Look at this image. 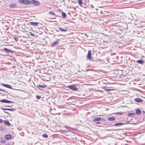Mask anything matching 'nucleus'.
<instances>
[{
  "instance_id": "1",
  "label": "nucleus",
  "mask_w": 145,
  "mask_h": 145,
  "mask_svg": "<svg viewBox=\"0 0 145 145\" xmlns=\"http://www.w3.org/2000/svg\"><path fill=\"white\" fill-rule=\"evenodd\" d=\"M68 87L73 91H77V90L76 87L74 85H69L68 86Z\"/></svg>"
},
{
  "instance_id": "12",
  "label": "nucleus",
  "mask_w": 145,
  "mask_h": 145,
  "mask_svg": "<svg viewBox=\"0 0 145 145\" xmlns=\"http://www.w3.org/2000/svg\"><path fill=\"white\" fill-rule=\"evenodd\" d=\"M134 101L136 102H141L142 100L138 98H137L135 99Z\"/></svg>"
},
{
  "instance_id": "24",
  "label": "nucleus",
  "mask_w": 145,
  "mask_h": 145,
  "mask_svg": "<svg viewBox=\"0 0 145 145\" xmlns=\"http://www.w3.org/2000/svg\"><path fill=\"white\" fill-rule=\"evenodd\" d=\"M42 137L46 138H48V135L46 134H43L42 135Z\"/></svg>"
},
{
  "instance_id": "5",
  "label": "nucleus",
  "mask_w": 145,
  "mask_h": 145,
  "mask_svg": "<svg viewBox=\"0 0 145 145\" xmlns=\"http://www.w3.org/2000/svg\"><path fill=\"white\" fill-rule=\"evenodd\" d=\"M0 102L4 103H13V102H12L10 101H8L7 100L4 99L2 100H0Z\"/></svg>"
},
{
  "instance_id": "28",
  "label": "nucleus",
  "mask_w": 145,
  "mask_h": 145,
  "mask_svg": "<svg viewBox=\"0 0 145 145\" xmlns=\"http://www.w3.org/2000/svg\"><path fill=\"white\" fill-rule=\"evenodd\" d=\"M24 0H18L22 4H24Z\"/></svg>"
},
{
  "instance_id": "15",
  "label": "nucleus",
  "mask_w": 145,
  "mask_h": 145,
  "mask_svg": "<svg viewBox=\"0 0 145 145\" xmlns=\"http://www.w3.org/2000/svg\"><path fill=\"white\" fill-rule=\"evenodd\" d=\"M137 62L139 64H142L144 61L141 60H138L137 61Z\"/></svg>"
},
{
  "instance_id": "33",
  "label": "nucleus",
  "mask_w": 145,
  "mask_h": 145,
  "mask_svg": "<svg viewBox=\"0 0 145 145\" xmlns=\"http://www.w3.org/2000/svg\"><path fill=\"white\" fill-rule=\"evenodd\" d=\"M0 142L2 143H5V140H3L0 141Z\"/></svg>"
},
{
  "instance_id": "4",
  "label": "nucleus",
  "mask_w": 145,
  "mask_h": 145,
  "mask_svg": "<svg viewBox=\"0 0 145 145\" xmlns=\"http://www.w3.org/2000/svg\"><path fill=\"white\" fill-rule=\"evenodd\" d=\"M31 2L33 4L36 6H38L40 4L39 2L34 0H32Z\"/></svg>"
},
{
  "instance_id": "10",
  "label": "nucleus",
  "mask_w": 145,
  "mask_h": 145,
  "mask_svg": "<svg viewBox=\"0 0 145 145\" xmlns=\"http://www.w3.org/2000/svg\"><path fill=\"white\" fill-rule=\"evenodd\" d=\"M101 118L100 117H97L95 118L94 119L93 121L94 122H96L97 121H99L101 120Z\"/></svg>"
},
{
  "instance_id": "19",
  "label": "nucleus",
  "mask_w": 145,
  "mask_h": 145,
  "mask_svg": "<svg viewBox=\"0 0 145 145\" xmlns=\"http://www.w3.org/2000/svg\"><path fill=\"white\" fill-rule=\"evenodd\" d=\"M1 109L3 110H8L11 111H13L14 110L13 109H12V108L10 109V108H1Z\"/></svg>"
},
{
  "instance_id": "38",
  "label": "nucleus",
  "mask_w": 145,
  "mask_h": 145,
  "mask_svg": "<svg viewBox=\"0 0 145 145\" xmlns=\"http://www.w3.org/2000/svg\"><path fill=\"white\" fill-rule=\"evenodd\" d=\"M1 90L0 89V91H1Z\"/></svg>"
},
{
  "instance_id": "21",
  "label": "nucleus",
  "mask_w": 145,
  "mask_h": 145,
  "mask_svg": "<svg viewBox=\"0 0 145 145\" xmlns=\"http://www.w3.org/2000/svg\"><path fill=\"white\" fill-rule=\"evenodd\" d=\"M108 120L109 121H114L115 119L113 117L109 118H108Z\"/></svg>"
},
{
  "instance_id": "30",
  "label": "nucleus",
  "mask_w": 145,
  "mask_h": 145,
  "mask_svg": "<svg viewBox=\"0 0 145 145\" xmlns=\"http://www.w3.org/2000/svg\"><path fill=\"white\" fill-rule=\"evenodd\" d=\"M116 114H120V115H122L123 114V113L122 112H120L117 113Z\"/></svg>"
},
{
  "instance_id": "8",
  "label": "nucleus",
  "mask_w": 145,
  "mask_h": 145,
  "mask_svg": "<svg viewBox=\"0 0 145 145\" xmlns=\"http://www.w3.org/2000/svg\"><path fill=\"white\" fill-rule=\"evenodd\" d=\"M31 3L30 1L28 0H24V4L25 5L30 4Z\"/></svg>"
},
{
  "instance_id": "16",
  "label": "nucleus",
  "mask_w": 145,
  "mask_h": 145,
  "mask_svg": "<svg viewBox=\"0 0 145 145\" xmlns=\"http://www.w3.org/2000/svg\"><path fill=\"white\" fill-rule=\"evenodd\" d=\"M123 125V123H116L114 124L116 126H119L121 125Z\"/></svg>"
},
{
  "instance_id": "35",
  "label": "nucleus",
  "mask_w": 145,
  "mask_h": 145,
  "mask_svg": "<svg viewBox=\"0 0 145 145\" xmlns=\"http://www.w3.org/2000/svg\"><path fill=\"white\" fill-rule=\"evenodd\" d=\"M3 122V120L1 119H0V123H1Z\"/></svg>"
},
{
  "instance_id": "22",
  "label": "nucleus",
  "mask_w": 145,
  "mask_h": 145,
  "mask_svg": "<svg viewBox=\"0 0 145 145\" xmlns=\"http://www.w3.org/2000/svg\"><path fill=\"white\" fill-rule=\"evenodd\" d=\"M4 123L5 124H6L8 125H10V123L7 121H4Z\"/></svg>"
},
{
  "instance_id": "14",
  "label": "nucleus",
  "mask_w": 145,
  "mask_h": 145,
  "mask_svg": "<svg viewBox=\"0 0 145 145\" xmlns=\"http://www.w3.org/2000/svg\"><path fill=\"white\" fill-rule=\"evenodd\" d=\"M2 85L3 86H4L6 87L7 88H11L10 86L9 85L3 84H2Z\"/></svg>"
},
{
  "instance_id": "26",
  "label": "nucleus",
  "mask_w": 145,
  "mask_h": 145,
  "mask_svg": "<svg viewBox=\"0 0 145 145\" xmlns=\"http://www.w3.org/2000/svg\"><path fill=\"white\" fill-rule=\"evenodd\" d=\"M135 114V113H129L128 114V115L129 116H131L133 115H134Z\"/></svg>"
},
{
  "instance_id": "9",
  "label": "nucleus",
  "mask_w": 145,
  "mask_h": 145,
  "mask_svg": "<svg viewBox=\"0 0 145 145\" xmlns=\"http://www.w3.org/2000/svg\"><path fill=\"white\" fill-rule=\"evenodd\" d=\"M29 24H30V25H34V26L38 25V24H39V23L38 22H29Z\"/></svg>"
},
{
  "instance_id": "3",
  "label": "nucleus",
  "mask_w": 145,
  "mask_h": 145,
  "mask_svg": "<svg viewBox=\"0 0 145 145\" xmlns=\"http://www.w3.org/2000/svg\"><path fill=\"white\" fill-rule=\"evenodd\" d=\"M59 40H56L55 42L52 43L50 44L51 46L53 47L55 46L56 45L58 44L59 43Z\"/></svg>"
},
{
  "instance_id": "27",
  "label": "nucleus",
  "mask_w": 145,
  "mask_h": 145,
  "mask_svg": "<svg viewBox=\"0 0 145 145\" xmlns=\"http://www.w3.org/2000/svg\"><path fill=\"white\" fill-rule=\"evenodd\" d=\"M49 13L50 14H51L53 15H56V14H55L53 12H49Z\"/></svg>"
},
{
  "instance_id": "6",
  "label": "nucleus",
  "mask_w": 145,
  "mask_h": 145,
  "mask_svg": "<svg viewBox=\"0 0 145 145\" xmlns=\"http://www.w3.org/2000/svg\"><path fill=\"white\" fill-rule=\"evenodd\" d=\"M5 138L7 140H9L11 138L12 136L8 134L5 136Z\"/></svg>"
},
{
  "instance_id": "18",
  "label": "nucleus",
  "mask_w": 145,
  "mask_h": 145,
  "mask_svg": "<svg viewBox=\"0 0 145 145\" xmlns=\"http://www.w3.org/2000/svg\"><path fill=\"white\" fill-rule=\"evenodd\" d=\"M16 4H11L10 5V8H15L16 7Z\"/></svg>"
},
{
  "instance_id": "34",
  "label": "nucleus",
  "mask_w": 145,
  "mask_h": 145,
  "mask_svg": "<svg viewBox=\"0 0 145 145\" xmlns=\"http://www.w3.org/2000/svg\"><path fill=\"white\" fill-rule=\"evenodd\" d=\"M101 122H99V121L97 122H96V123L97 124H101Z\"/></svg>"
},
{
  "instance_id": "20",
  "label": "nucleus",
  "mask_w": 145,
  "mask_h": 145,
  "mask_svg": "<svg viewBox=\"0 0 145 145\" xmlns=\"http://www.w3.org/2000/svg\"><path fill=\"white\" fill-rule=\"evenodd\" d=\"M62 16L63 18H66L67 16L66 14L63 12H62Z\"/></svg>"
},
{
  "instance_id": "36",
  "label": "nucleus",
  "mask_w": 145,
  "mask_h": 145,
  "mask_svg": "<svg viewBox=\"0 0 145 145\" xmlns=\"http://www.w3.org/2000/svg\"><path fill=\"white\" fill-rule=\"evenodd\" d=\"M91 7H92L93 8H94V7L93 6V5H91Z\"/></svg>"
},
{
  "instance_id": "32",
  "label": "nucleus",
  "mask_w": 145,
  "mask_h": 145,
  "mask_svg": "<svg viewBox=\"0 0 145 145\" xmlns=\"http://www.w3.org/2000/svg\"><path fill=\"white\" fill-rule=\"evenodd\" d=\"M123 125H125L127 124H129L130 123V121H127L126 123H123Z\"/></svg>"
},
{
  "instance_id": "25",
  "label": "nucleus",
  "mask_w": 145,
  "mask_h": 145,
  "mask_svg": "<svg viewBox=\"0 0 145 145\" xmlns=\"http://www.w3.org/2000/svg\"><path fill=\"white\" fill-rule=\"evenodd\" d=\"M4 50L6 52H12V51L9 50L8 49H7L6 48H4Z\"/></svg>"
},
{
  "instance_id": "2",
  "label": "nucleus",
  "mask_w": 145,
  "mask_h": 145,
  "mask_svg": "<svg viewBox=\"0 0 145 145\" xmlns=\"http://www.w3.org/2000/svg\"><path fill=\"white\" fill-rule=\"evenodd\" d=\"M91 51L90 50H89L88 51V54L87 56V59H89L90 60H91Z\"/></svg>"
},
{
  "instance_id": "13",
  "label": "nucleus",
  "mask_w": 145,
  "mask_h": 145,
  "mask_svg": "<svg viewBox=\"0 0 145 145\" xmlns=\"http://www.w3.org/2000/svg\"><path fill=\"white\" fill-rule=\"evenodd\" d=\"M136 114L138 115L141 114V112L140 110L138 109H137L136 110Z\"/></svg>"
},
{
  "instance_id": "31",
  "label": "nucleus",
  "mask_w": 145,
  "mask_h": 145,
  "mask_svg": "<svg viewBox=\"0 0 145 145\" xmlns=\"http://www.w3.org/2000/svg\"><path fill=\"white\" fill-rule=\"evenodd\" d=\"M13 38L14 39V40L16 41H17L18 40V38L17 37H14Z\"/></svg>"
},
{
  "instance_id": "29",
  "label": "nucleus",
  "mask_w": 145,
  "mask_h": 145,
  "mask_svg": "<svg viewBox=\"0 0 145 145\" xmlns=\"http://www.w3.org/2000/svg\"><path fill=\"white\" fill-rule=\"evenodd\" d=\"M36 97H37V98L38 99H40L41 98V96H39L38 95H37L36 96Z\"/></svg>"
},
{
  "instance_id": "23",
  "label": "nucleus",
  "mask_w": 145,
  "mask_h": 145,
  "mask_svg": "<svg viewBox=\"0 0 145 145\" xmlns=\"http://www.w3.org/2000/svg\"><path fill=\"white\" fill-rule=\"evenodd\" d=\"M59 29L60 31H67L66 30L63 29V28H62L61 27H59Z\"/></svg>"
},
{
  "instance_id": "17",
  "label": "nucleus",
  "mask_w": 145,
  "mask_h": 145,
  "mask_svg": "<svg viewBox=\"0 0 145 145\" xmlns=\"http://www.w3.org/2000/svg\"><path fill=\"white\" fill-rule=\"evenodd\" d=\"M78 3L79 5L80 6H81V5L82 4H83V3L82 1V0H78Z\"/></svg>"
},
{
  "instance_id": "11",
  "label": "nucleus",
  "mask_w": 145,
  "mask_h": 145,
  "mask_svg": "<svg viewBox=\"0 0 145 145\" xmlns=\"http://www.w3.org/2000/svg\"><path fill=\"white\" fill-rule=\"evenodd\" d=\"M47 87L46 85H37V87L38 89H39L41 87L42 88H45Z\"/></svg>"
},
{
  "instance_id": "7",
  "label": "nucleus",
  "mask_w": 145,
  "mask_h": 145,
  "mask_svg": "<svg viewBox=\"0 0 145 145\" xmlns=\"http://www.w3.org/2000/svg\"><path fill=\"white\" fill-rule=\"evenodd\" d=\"M107 88V86H104L102 87V88L106 91H112L114 90L113 89H106Z\"/></svg>"
},
{
  "instance_id": "37",
  "label": "nucleus",
  "mask_w": 145,
  "mask_h": 145,
  "mask_svg": "<svg viewBox=\"0 0 145 145\" xmlns=\"http://www.w3.org/2000/svg\"><path fill=\"white\" fill-rule=\"evenodd\" d=\"M102 121H105V120H102Z\"/></svg>"
}]
</instances>
